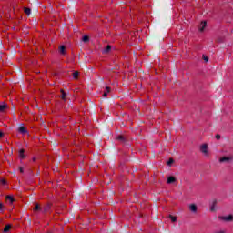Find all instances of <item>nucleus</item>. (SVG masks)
Returning <instances> with one entry per match:
<instances>
[{"mask_svg": "<svg viewBox=\"0 0 233 233\" xmlns=\"http://www.w3.org/2000/svg\"><path fill=\"white\" fill-rule=\"evenodd\" d=\"M10 228H12V225L7 224V225L5 226V228H4V232H5V233L10 232Z\"/></svg>", "mask_w": 233, "mask_h": 233, "instance_id": "nucleus-15", "label": "nucleus"}, {"mask_svg": "<svg viewBox=\"0 0 233 233\" xmlns=\"http://www.w3.org/2000/svg\"><path fill=\"white\" fill-rule=\"evenodd\" d=\"M24 12L25 14H26V15H30V14H32V9L28 7H24Z\"/></svg>", "mask_w": 233, "mask_h": 233, "instance_id": "nucleus-12", "label": "nucleus"}, {"mask_svg": "<svg viewBox=\"0 0 233 233\" xmlns=\"http://www.w3.org/2000/svg\"><path fill=\"white\" fill-rule=\"evenodd\" d=\"M1 183H2V185H6V180L5 179H2Z\"/></svg>", "mask_w": 233, "mask_h": 233, "instance_id": "nucleus-28", "label": "nucleus"}, {"mask_svg": "<svg viewBox=\"0 0 233 233\" xmlns=\"http://www.w3.org/2000/svg\"><path fill=\"white\" fill-rule=\"evenodd\" d=\"M18 132H19L20 134H23V135L28 134V130H27L25 127H23V126H21V127L18 128Z\"/></svg>", "mask_w": 233, "mask_h": 233, "instance_id": "nucleus-5", "label": "nucleus"}, {"mask_svg": "<svg viewBox=\"0 0 233 233\" xmlns=\"http://www.w3.org/2000/svg\"><path fill=\"white\" fill-rule=\"evenodd\" d=\"M169 219H171L172 223H176L177 221V218H176L172 215H169Z\"/></svg>", "mask_w": 233, "mask_h": 233, "instance_id": "nucleus-20", "label": "nucleus"}, {"mask_svg": "<svg viewBox=\"0 0 233 233\" xmlns=\"http://www.w3.org/2000/svg\"><path fill=\"white\" fill-rule=\"evenodd\" d=\"M5 206H3V203L0 202V211L3 212V208Z\"/></svg>", "mask_w": 233, "mask_h": 233, "instance_id": "nucleus-27", "label": "nucleus"}, {"mask_svg": "<svg viewBox=\"0 0 233 233\" xmlns=\"http://www.w3.org/2000/svg\"><path fill=\"white\" fill-rule=\"evenodd\" d=\"M82 41L84 43H88L90 41V37L88 35H84Z\"/></svg>", "mask_w": 233, "mask_h": 233, "instance_id": "nucleus-18", "label": "nucleus"}, {"mask_svg": "<svg viewBox=\"0 0 233 233\" xmlns=\"http://www.w3.org/2000/svg\"><path fill=\"white\" fill-rule=\"evenodd\" d=\"M206 27H207V22H205V21L201 22L199 31L203 32V30H205Z\"/></svg>", "mask_w": 233, "mask_h": 233, "instance_id": "nucleus-8", "label": "nucleus"}, {"mask_svg": "<svg viewBox=\"0 0 233 233\" xmlns=\"http://www.w3.org/2000/svg\"><path fill=\"white\" fill-rule=\"evenodd\" d=\"M215 233H227L225 230L216 231Z\"/></svg>", "mask_w": 233, "mask_h": 233, "instance_id": "nucleus-30", "label": "nucleus"}, {"mask_svg": "<svg viewBox=\"0 0 233 233\" xmlns=\"http://www.w3.org/2000/svg\"><path fill=\"white\" fill-rule=\"evenodd\" d=\"M118 141H121L122 143H125L126 139L125 137H123L122 135L117 137Z\"/></svg>", "mask_w": 233, "mask_h": 233, "instance_id": "nucleus-22", "label": "nucleus"}, {"mask_svg": "<svg viewBox=\"0 0 233 233\" xmlns=\"http://www.w3.org/2000/svg\"><path fill=\"white\" fill-rule=\"evenodd\" d=\"M218 205V200H213L210 205V211L216 212V206Z\"/></svg>", "mask_w": 233, "mask_h": 233, "instance_id": "nucleus-4", "label": "nucleus"}, {"mask_svg": "<svg viewBox=\"0 0 233 233\" xmlns=\"http://www.w3.org/2000/svg\"><path fill=\"white\" fill-rule=\"evenodd\" d=\"M48 233H52V232H48Z\"/></svg>", "mask_w": 233, "mask_h": 233, "instance_id": "nucleus-32", "label": "nucleus"}, {"mask_svg": "<svg viewBox=\"0 0 233 233\" xmlns=\"http://www.w3.org/2000/svg\"><path fill=\"white\" fill-rule=\"evenodd\" d=\"M19 157H20L21 159H25V157H26V156L25 155V149H21V150L19 151Z\"/></svg>", "mask_w": 233, "mask_h": 233, "instance_id": "nucleus-11", "label": "nucleus"}, {"mask_svg": "<svg viewBox=\"0 0 233 233\" xmlns=\"http://www.w3.org/2000/svg\"><path fill=\"white\" fill-rule=\"evenodd\" d=\"M60 92H61V99L63 101H66V93H65V90L61 89Z\"/></svg>", "mask_w": 233, "mask_h": 233, "instance_id": "nucleus-9", "label": "nucleus"}, {"mask_svg": "<svg viewBox=\"0 0 233 233\" xmlns=\"http://www.w3.org/2000/svg\"><path fill=\"white\" fill-rule=\"evenodd\" d=\"M167 183H168V185H172V183H176V177H168Z\"/></svg>", "mask_w": 233, "mask_h": 233, "instance_id": "nucleus-10", "label": "nucleus"}, {"mask_svg": "<svg viewBox=\"0 0 233 233\" xmlns=\"http://www.w3.org/2000/svg\"><path fill=\"white\" fill-rule=\"evenodd\" d=\"M33 210L35 212L37 210H41V206H39V204H35V208H33Z\"/></svg>", "mask_w": 233, "mask_h": 233, "instance_id": "nucleus-21", "label": "nucleus"}, {"mask_svg": "<svg viewBox=\"0 0 233 233\" xmlns=\"http://www.w3.org/2000/svg\"><path fill=\"white\" fill-rule=\"evenodd\" d=\"M59 52L62 54V56H65V54H66V47L65 46H60Z\"/></svg>", "mask_w": 233, "mask_h": 233, "instance_id": "nucleus-6", "label": "nucleus"}, {"mask_svg": "<svg viewBox=\"0 0 233 233\" xmlns=\"http://www.w3.org/2000/svg\"><path fill=\"white\" fill-rule=\"evenodd\" d=\"M218 219H220L221 221H227V222H230L233 221V216L232 215H228L227 217L225 216H219Z\"/></svg>", "mask_w": 233, "mask_h": 233, "instance_id": "nucleus-1", "label": "nucleus"}, {"mask_svg": "<svg viewBox=\"0 0 233 233\" xmlns=\"http://www.w3.org/2000/svg\"><path fill=\"white\" fill-rule=\"evenodd\" d=\"M110 94V87L106 86V91L103 93V96L106 97Z\"/></svg>", "mask_w": 233, "mask_h": 233, "instance_id": "nucleus-14", "label": "nucleus"}, {"mask_svg": "<svg viewBox=\"0 0 233 233\" xmlns=\"http://www.w3.org/2000/svg\"><path fill=\"white\" fill-rule=\"evenodd\" d=\"M43 210L44 212H48V210H50V204L44 206Z\"/></svg>", "mask_w": 233, "mask_h": 233, "instance_id": "nucleus-19", "label": "nucleus"}, {"mask_svg": "<svg viewBox=\"0 0 233 233\" xmlns=\"http://www.w3.org/2000/svg\"><path fill=\"white\" fill-rule=\"evenodd\" d=\"M200 151L203 153V154H207L208 152V146L207 144H203L201 147H200Z\"/></svg>", "mask_w": 233, "mask_h": 233, "instance_id": "nucleus-3", "label": "nucleus"}, {"mask_svg": "<svg viewBox=\"0 0 233 233\" xmlns=\"http://www.w3.org/2000/svg\"><path fill=\"white\" fill-rule=\"evenodd\" d=\"M172 163H174V159L169 158V160L167 161V165H172Z\"/></svg>", "mask_w": 233, "mask_h": 233, "instance_id": "nucleus-25", "label": "nucleus"}, {"mask_svg": "<svg viewBox=\"0 0 233 233\" xmlns=\"http://www.w3.org/2000/svg\"><path fill=\"white\" fill-rule=\"evenodd\" d=\"M215 137H216V139L219 140V139H221V135L217 134V135L215 136Z\"/></svg>", "mask_w": 233, "mask_h": 233, "instance_id": "nucleus-26", "label": "nucleus"}, {"mask_svg": "<svg viewBox=\"0 0 233 233\" xmlns=\"http://www.w3.org/2000/svg\"><path fill=\"white\" fill-rule=\"evenodd\" d=\"M7 108L6 104L0 105V112H5Z\"/></svg>", "mask_w": 233, "mask_h": 233, "instance_id": "nucleus-17", "label": "nucleus"}, {"mask_svg": "<svg viewBox=\"0 0 233 233\" xmlns=\"http://www.w3.org/2000/svg\"><path fill=\"white\" fill-rule=\"evenodd\" d=\"M203 59L206 61V63H208V56L203 55Z\"/></svg>", "mask_w": 233, "mask_h": 233, "instance_id": "nucleus-24", "label": "nucleus"}, {"mask_svg": "<svg viewBox=\"0 0 233 233\" xmlns=\"http://www.w3.org/2000/svg\"><path fill=\"white\" fill-rule=\"evenodd\" d=\"M189 210H191V212H198V206H196L195 204H191L189 206Z\"/></svg>", "mask_w": 233, "mask_h": 233, "instance_id": "nucleus-7", "label": "nucleus"}, {"mask_svg": "<svg viewBox=\"0 0 233 233\" xmlns=\"http://www.w3.org/2000/svg\"><path fill=\"white\" fill-rule=\"evenodd\" d=\"M73 77H74V79H77V77H79V72L78 71H75L73 73Z\"/></svg>", "mask_w": 233, "mask_h": 233, "instance_id": "nucleus-23", "label": "nucleus"}, {"mask_svg": "<svg viewBox=\"0 0 233 233\" xmlns=\"http://www.w3.org/2000/svg\"><path fill=\"white\" fill-rule=\"evenodd\" d=\"M5 198H6L7 201H10V203H14V201H15V199L14 198V197H12V196H10V195L6 196Z\"/></svg>", "mask_w": 233, "mask_h": 233, "instance_id": "nucleus-16", "label": "nucleus"}, {"mask_svg": "<svg viewBox=\"0 0 233 233\" xmlns=\"http://www.w3.org/2000/svg\"><path fill=\"white\" fill-rule=\"evenodd\" d=\"M20 172H21V174H23V172H25V170L23 169V167H20Z\"/></svg>", "mask_w": 233, "mask_h": 233, "instance_id": "nucleus-31", "label": "nucleus"}, {"mask_svg": "<svg viewBox=\"0 0 233 233\" xmlns=\"http://www.w3.org/2000/svg\"><path fill=\"white\" fill-rule=\"evenodd\" d=\"M112 50V46L108 45L104 49V54H108Z\"/></svg>", "mask_w": 233, "mask_h": 233, "instance_id": "nucleus-13", "label": "nucleus"}, {"mask_svg": "<svg viewBox=\"0 0 233 233\" xmlns=\"http://www.w3.org/2000/svg\"><path fill=\"white\" fill-rule=\"evenodd\" d=\"M5 136V133H3L2 131H0V138L3 137Z\"/></svg>", "mask_w": 233, "mask_h": 233, "instance_id": "nucleus-29", "label": "nucleus"}, {"mask_svg": "<svg viewBox=\"0 0 233 233\" xmlns=\"http://www.w3.org/2000/svg\"><path fill=\"white\" fill-rule=\"evenodd\" d=\"M233 159V156L230 157H223L219 159L220 163H225V162H228V161H232Z\"/></svg>", "mask_w": 233, "mask_h": 233, "instance_id": "nucleus-2", "label": "nucleus"}]
</instances>
